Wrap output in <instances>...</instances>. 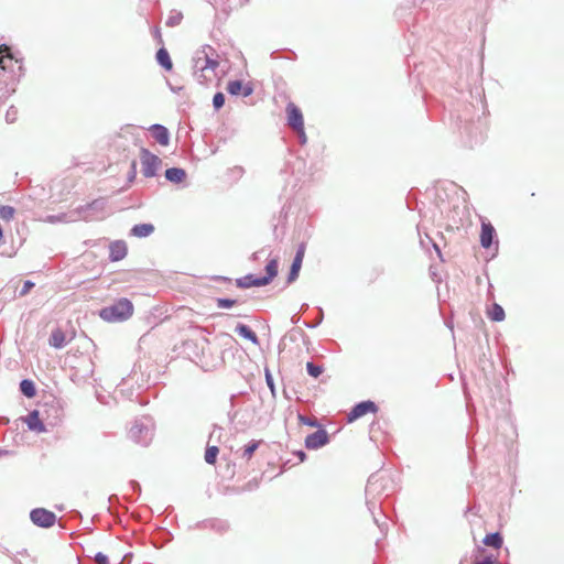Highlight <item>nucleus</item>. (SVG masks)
Segmentation results:
<instances>
[{
    "label": "nucleus",
    "instance_id": "obj_1",
    "mask_svg": "<svg viewBox=\"0 0 564 564\" xmlns=\"http://www.w3.org/2000/svg\"><path fill=\"white\" fill-rule=\"evenodd\" d=\"M395 490V484L393 482L390 475L384 473L372 474L366 485V503L368 510L372 514L375 523L379 527L380 531L387 530V523H380L379 519L375 514V510L381 503L383 498L389 497Z\"/></svg>",
    "mask_w": 564,
    "mask_h": 564
},
{
    "label": "nucleus",
    "instance_id": "obj_2",
    "mask_svg": "<svg viewBox=\"0 0 564 564\" xmlns=\"http://www.w3.org/2000/svg\"><path fill=\"white\" fill-rule=\"evenodd\" d=\"M206 50L213 51L210 46H207L200 53H197L194 58V76L200 84L210 80V76L207 73L214 74L219 65L218 61L210 57Z\"/></svg>",
    "mask_w": 564,
    "mask_h": 564
},
{
    "label": "nucleus",
    "instance_id": "obj_3",
    "mask_svg": "<svg viewBox=\"0 0 564 564\" xmlns=\"http://www.w3.org/2000/svg\"><path fill=\"white\" fill-rule=\"evenodd\" d=\"M133 313V305L128 299H120L112 305L100 310L99 316L106 322H121Z\"/></svg>",
    "mask_w": 564,
    "mask_h": 564
},
{
    "label": "nucleus",
    "instance_id": "obj_4",
    "mask_svg": "<svg viewBox=\"0 0 564 564\" xmlns=\"http://www.w3.org/2000/svg\"><path fill=\"white\" fill-rule=\"evenodd\" d=\"M129 438L135 444L148 446L153 438V423L149 417L134 420L129 430Z\"/></svg>",
    "mask_w": 564,
    "mask_h": 564
},
{
    "label": "nucleus",
    "instance_id": "obj_5",
    "mask_svg": "<svg viewBox=\"0 0 564 564\" xmlns=\"http://www.w3.org/2000/svg\"><path fill=\"white\" fill-rule=\"evenodd\" d=\"M141 172L144 177H153L156 175L158 170L162 163L161 159L150 152L148 149L142 148L140 151Z\"/></svg>",
    "mask_w": 564,
    "mask_h": 564
},
{
    "label": "nucleus",
    "instance_id": "obj_6",
    "mask_svg": "<svg viewBox=\"0 0 564 564\" xmlns=\"http://www.w3.org/2000/svg\"><path fill=\"white\" fill-rule=\"evenodd\" d=\"M30 519L36 527L51 528L56 522V514L44 508H35L30 512Z\"/></svg>",
    "mask_w": 564,
    "mask_h": 564
},
{
    "label": "nucleus",
    "instance_id": "obj_7",
    "mask_svg": "<svg viewBox=\"0 0 564 564\" xmlns=\"http://www.w3.org/2000/svg\"><path fill=\"white\" fill-rule=\"evenodd\" d=\"M378 411V405L371 401L366 400L357 403L348 413L347 420L348 422H354L357 419L368 414V413H376Z\"/></svg>",
    "mask_w": 564,
    "mask_h": 564
},
{
    "label": "nucleus",
    "instance_id": "obj_8",
    "mask_svg": "<svg viewBox=\"0 0 564 564\" xmlns=\"http://www.w3.org/2000/svg\"><path fill=\"white\" fill-rule=\"evenodd\" d=\"M329 443V436L326 430L319 427L316 432L305 437V447L307 449H318Z\"/></svg>",
    "mask_w": 564,
    "mask_h": 564
},
{
    "label": "nucleus",
    "instance_id": "obj_9",
    "mask_svg": "<svg viewBox=\"0 0 564 564\" xmlns=\"http://www.w3.org/2000/svg\"><path fill=\"white\" fill-rule=\"evenodd\" d=\"M305 248H306L305 243H301L297 247L296 253L294 256V259H293L291 268H290V272L288 274V279H286L288 284L293 283L299 278V273H300L302 262L304 259V254H305Z\"/></svg>",
    "mask_w": 564,
    "mask_h": 564
},
{
    "label": "nucleus",
    "instance_id": "obj_10",
    "mask_svg": "<svg viewBox=\"0 0 564 564\" xmlns=\"http://www.w3.org/2000/svg\"><path fill=\"white\" fill-rule=\"evenodd\" d=\"M288 113V126L291 129H301L304 126L303 115L301 109L295 106L293 102L288 104L286 106Z\"/></svg>",
    "mask_w": 564,
    "mask_h": 564
},
{
    "label": "nucleus",
    "instance_id": "obj_11",
    "mask_svg": "<svg viewBox=\"0 0 564 564\" xmlns=\"http://www.w3.org/2000/svg\"><path fill=\"white\" fill-rule=\"evenodd\" d=\"M128 248L123 240L112 241L109 246V260L118 262L127 257Z\"/></svg>",
    "mask_w": 564,
    "mask_h": 564
},
{
    "label": "nucleus",
    "instance_id": "obj_12",
    "mask_svg": "<svg viewBox=\"0 0 564 564\" xmlns=\"http://www.w3.org/2000/svg\"><path fill=\"white\" fill-rule=\"evenodd\" d=\"M150 132L153 139L163 147H167L170 143V132L166 127L160 123H154L150 127Z\"/></svg>",
    "mask_w": 564,
    "mask_h": 564
},
{
    "label": "nucleus",
    "instance_id": "obj_13",
    "mask_svg": "<svg viewBox=\"0 0 564 564\" xmlns=\"http://www.w3.org/2000/svg\"><path fill=\"white\" fill-rule=\"evenodd\" d=\"M496 237V230L494 226L490 223H482L481 224V231H480V245L485 249H489L495 240Z\"/></svg>",
    "mask_w": 564,
    "mask_h": 564
},
{
    "label": "nucleus",
    "instance_id": "obj_14",
    "mask_svg": "<svg viewBox=\"0 0 564 564\" xmlns=\"http://www.w3.org/2000/svg\"><path fill=\"white\" fill-rule=\"evenodd\" d=\"M25 423L29 427V430L37 432V433H44L47 432V429L43 421L40 419L39 411L34 410L29 413L26 416Z\"/></svg>",
    "mask_w": 564,
    "mask_h": 564
},
{
    "label": "nucleus",
    "instance_id": "obj_15",
    "mask_svg": "<svg viewBox=\"0 0 564 564\" xmlns=\"http://www.w3.org/2000/svg\"><path fill=\"white\" fill-rule=\"evenodd\" d=\"M197 525L199 528L214 530L217 533H224L229 528V524L227 523V521L219 520V519L206 520V521H203L202 523H199Z\"/></svg>",
    "mask_w": 564,
    "mask_h": 564
},
{
    "label": "nucleus",
    "instance_id": "obj_16",
    "mask_svg": "<svg viewBox=\"0 0 564 564\" xmlns=\"http://www.w3.org/2000/svg\"><path fill=\"white\" fill-rule=\"evenodd\" d=\"M164 176L169 182L180 184L186 178V171L182 167H170L165 171Z\"/></svg>",
    "mask_w": 564,
    "mask_h": 564
},
{
    "label": "nucleus",
    "instance_id": "obj_17",
    "mask_svg": "<svg viewBox=\"0 0 564 564\" xmlns=\"http://www.w3.org/2000/svg\"><path fill=\"white\" fill-rule=\"evenodd\" d=\"M278 259H270L265 265V275L260 276L264 285H268L278 275Z\"/></svg>",
    "mask_w": 564,
    "mask_h": 564
},
{
    "label": "nucleus",
    "instance_id": "obj_18",
    "mask_svg": "<svg viewBox=\"0 0 564 564\" xmlns=\"http://www.w3.org/2000/svg\"><path fill=\"white\" fill-rule=\"evenodd\" d=\"M236 285L240 289H248L251 286H263V282L260 276H254L253 274H247L236 280Z\"/></svg>",
    "mask_w": 564,
    "mask_h": 564
},
{
    "label": "nucleus",
    "instance_id": "obj_19",
    "mask_svg": "<svg viewBox=\"0 0 564 564\" xmlns=\"http://www.w3.org/2000/svg\"><path fill=\"white\" fill-rule=\"evenodd\" d=\"M154 229L152 224H138L131 228L130 235L138 238H145L152 235Z\"/></svg>",
    "mask_w": 564,
    "mask_h": 564
},
{
    "label": "nucleus",
    "instance_id": "obj_20",
    "mask_svg": "<svg viewBox=\"0 0 564 564\" xmlns=\"http://www.w3.org/2000/svg\"><path fill=\"white\" fill-rule=\"evenodd\" d=\"M235 332L239 336L250 340L252 344H254V345L259 344V338H258L257 334L249 326L239 323V324H237Z\"/></svg>",
    "mask_w": 564,
    "mask_h": 564
},
{
    "label": "nucleus",
    "instance_id": "obj_21",
    "mask_svg": "<svg viewBox=\"0 0 564 564\" xmlns=\"http://www.w3.org/2000/svg\"><path fill=\"white\" fill-rule=\"evenodd\" d=\"M248 0H212V4L226 12L241 7Z\"/></svg>",
    "mask_w": 564,
    "mask_h": 564
},
{
    "label": "nucleus",
    "instance_id": "obj_22",
    "mask_svg": "<svg viewBox=\"0 0 564 564\" xmlns=\"http://www.w3.org/2000/svg\"><path fill=\"white\" fill-rule=\"evenodd\" d=\"M18 62V59L12 55L10 48L3 44L0 46V73L6 72L8 68V63L12 61Z\"/></svg>",
    "mask_w": 564,
    "mask_h": 564
},
{
    "label": "nucleus",
    "instance_id": "obj_23",
    "mask_svg": "<svg viewBox=\"0 0 564 564\" xmlns=\"http://www.w3.org/2000/svg\"><path fill=\"white\" fill-rule=\"evenodd\" d=\"M48 343L52 347H54L56 349L63 348L66 345L65 333L59 328L53 330L50 336Z\"/></svg>",
    "mask_w": 564,
    "mask_h": 564
},
{
    "label": "nucleus",
    "instance_id": "obj_24",
    "mask_svg": "<svg viewBox=\"0 0 564 564\" xmlns=\"http://www.w3.org/2000/svg\"><path fill=\"white\" fill-rule=\"evenodd\" d=\"M158 64L163 67L165 70H171L173 67L170 54L165 47H161L158 50L155 55Z\"/></svg>",
    "mask_w": 564,
    "mask_h": 564
},
{
    "label": "nucleus",
    "instance_id": "obj_25",
    "mask_svg": "<svg viewBox=\"0 0 564 564\" xmlns=\"http://www.w3.org/2000/svg\"><path fill=\"white\" fill-rule=\"evenodd\" d=\"M482 542L487 546H491L494 549H500L503 543V539L499 532H494V533L487 534Z\"/></svg>",
    "mask_w": 564,
    "mask_h": 564
},
{
    "label": "nucleus",
    "instance_id": "obj_26",
    "mask_svg": "<svg viewBox=\"0 0 564 564\" xmlns=\"http://www.w3.org/2000/svg\"><path fill=\"white\" fill-rule=\"evenodd\" d=\"M262 441H250L243 448L241 453V458L246 459L247 462L251 459L254 452L259 448Z\"/></svg>",
    "mask_w": 564,
    "mask_h": 564
},
{
    "label": "nucleus",
    "instance_id": "obj_27",
    "mask_svg": "<svg viewBox=\"0 0 564 564\" xmlns=\"http://www.w3.org/2000/svg\"><path fill=\"white\" fill-rule=\"evenodd\" d=\"M488 316L494 322H502L506 317L505 310L501 305L494 303L488 312Z\"/></svg>",
    "mask_w": 564,
    "mask_h": 564
},
{
    "label": "nucleus",
    "instance_id": "obj_28",
    "mask_svg": "<svg viewBox=\"0 0 564 564\" xmlns=\"http://www.w3.org/2000/svg\"><path fill=\"white\" fill-rule=\"evenodd\" d=\"M20 391L22 392L23 395H25L28 398L34 397L36 393L34 382L30 379H23L20 382Z\"/></svg>",
    "mask_w": 564,
    "mask_h": 564
},
{
    "label": "nucleus",
    "instance_id": "obj_29",
    "mask_svg": "<svg viewBox=\"0 0 564 564\" xmlns=\"http://www.w3.org/2000/svg\"><path fill=\"white\" fill-rule=\"evenodd\" d=\"M243 88V83L240 79L230 80L227 84V91L231 96H239L241 89Z\"/></svg>",
    "mask_w": 564,
    "mask_h": 564
},
{
    "label": "nucleus",
    "instance_id": "obj_30",
    "mask_svg": "<svg viewBox=\"0 0 564 564\" xmlns=\"http://www.w3.org/2000/svg\"><path fill=\"white\" fill-rule=\"evenodd\" d=\"M215 302L218 308H230L234 305L238 304L239 300L229 297H217Z\"/></svg>",
    "mask_w": 564,
    "mask_h": 564
},
{
    "label": "nucleus",
    "instance_id": "obj_31",
    "mask_svg": "<svg viewBox=\"0 0 564 564\" xmlns=\"http://www.w3.org/2000/svg\"><path fill=\"white\" fill-rule=\"evenodd\" d=\"M219 449L217 446H208L205 452V460L207 464L213 465L216 463Z\"/></svg>",
    "mask_w": 564,
    "mask_h": 564
},
{
    "label": "nucleus",
    "instance_id": "obj_32",
    "mask_svg": "<svg viewBox=\"0 0 564 564\" xmlns=\"http://www.w3.org/2000/svg\"><path fill=\"white\" fill-rule=\"evenodd\" d=\"M297 419H299V422L303 425H307L311 427H319L321 426L319 422L317 421L316 417H310V416L299 413Z\"/></svg>",
    "mask_w": 564,
    "mask_h": 564
},
{
    "label": "nucleus",
    "instance_id": "obj_33",
    "mask_svg": "<svg viewBox=\"0 0 564 564\" xmlns=\"http://www.w3.org/2000/svg\"><path fill=\"white\" fill-rule=\"evenodd\" d=\"M306 370H307V373L313 377V378H317L318 376L322 375L323 372V367L319 366V365H316L312 361L307 362L306 364Z\"/></svg>",
    "mask_w": 564,
    "mask_h": 564
},
{
    "label": "nucleus",
    "instance_id": "obj_34",
    "mask_svg": "<svg viewBox=\"0 0 564 564\" xmlns=\"http://www.w3.org/2000/svg\"><path fill=\"white\" fill-rule=\"evenodd\" d=\"M15 209L12 206H0V218L3 220H10L13 218Z\"/></svg>",
    "mask_w": 564,
    "mask_h": 564
},
{
    "label": "nucleus",
    "instance_id": "obj_35",
    "mask_svg": "<svg viewBox=\"0 0 564 564\" xmlns=\"http://www.w3.org/2000/svg\"><path fill=\"white\" fill-rule=\"evenodd\" d=\"M183 15L181 12H171L170 17L166 20L167 26H176L181 23Z\"/></svg>",
    "mask_w": 564,
    "mask_h": 564
},
{
    "label": "nucleus",
    "instance_id": "obj_36",
    "mask_svg": "<svg viewBox=\"0 0 564 564\" xmlns=\"http://www.w3.org/2000/svg\"><path fill=\"white\" fill-rule=\"evenodd\" d=\"M225 105V95L223 93H216L213 98V106L215 110H219Z\"/></svg>",
    "mask_w": 564,
    "mask_h": 564
},
{
    "label": "nucleus",
    "instance_id": "obj_37",
    "mask_svg": "<svg viewBox=\"0 0 564 564\" xmlns=\"http://www.w3.org/2000/svg\"><path fill=\"white\" fill-rule=\"evenodd\" d=\"M18 118V109L14 107V106H11L8 110H7V113H6V121L8 123H13L15 122Z\"/></svg>",
    "mask_w": 564,
    "mask_h": 564
},
{
    "label": "nucleus",
    "instance_id": "obj_38",
    "mask_svg": "<svg viewBox=\"0 0 564 564\" xmlns=\"http://www.w3.org/2000/svg\"><path fill=\"white\" fill-rule=\"evenodd\" d=\"M45 221L50 223V224L67 221V215L66 214L48 215V216H46Z\"/></svg>",
    "mask_w": 564,
    "mask_h": 564
},
{
    "label": "nucleus",
    "instance_id": "obj_39",
    "mask_svg": "<svg viewBox=\"0 0 564 564\" xmlns=\"http://www.w3.org/2000/svg\"><path fill=\"white\" fill-rule=\"evenodd\" d=\"M33 288L34 283L32 281H24L22 289L19 291V297L25 296Z\"/></svg>",
    "mask_w": 564,
    "mask_h": 564
},
{
    "label": "nucleus",
    "instance_id": "obj_40",
    "mask_svg": "<svg viewBox=\"0 0 564 564\" xmlns=\"http://www.w3.org/2000/svg\"><path fill=\"white\" fill-rule=\"evenodd\" d=\"M265 382H267L272 395L275 397L274 380H273L271 372L268 369L265 370Z\"/></svg>",
    "mask_w": 564,
    "mask_h": 564
},
{
    "label": "nucleus",
    "instance_id": "obj_41",
    "mask_svg": "<svg viewBox=\"0 0 564 564\" xmlns=\"http://www.w3.org/2000/svg\"><path fill=\"white\" fill-rule=\"evenodd\" d=\"M94 560L96 564H109L108 556L101 552L96 553Z\"/></svg>",
    "mask_w": 564,
    "mask_h": 564
},
{
    "label": "nucleus",
    "instance_id": "obj_42",
    "mask_svg": "<svg viewBox=\"0 0 564 564\" xmlns=\"http://www.w3.org/2000/svg\"><path fill=\"white\" fill-rule=\"evenodd\" d=\"M292 130L297 134V139H299L301 144H305L307 142V138H306V134H305V131H304V127L301 128V129H292Z\"/></svg>",
    "mask_w": 564,
    "mask_h": 564
},
{
    "label": "nucleus",
    "instance_id": "obj_43",
    "mask_svg": "<svg viewBox=\"0 0 564 564\" xmlns=\"http://www.w3.org/2000/svg\"><path fill=\"white\" fill-rule=\"evenodd\" d=\"M323 317H324V312L322 308H319V315H318V318L316 319V322H313V323L305 322V326L307 328H315L322 323Z\"/></svg>",
    "mask_w": 564,
    "mask_h": 564
},
{
    "label": "nucleus",
    "instance_id": "obj_44",
    "mask_svg": "<svg viewBox=\"0 0 564 564\" xmlns=\"http://www.w3.org/2000/svg\"><path fill=\"white\" fill-rule=\"evenodd\" d=\"M52 410L55 412L54 422H52V425L57 424L62 420L63 410L58 406H52Z\"/></svg>",
    "mask_w": 564,
    "mask_h": 564
},
{
    "label": "nucleus",
    "instance_id": "obj_45",
    "mask_svg": "<svg viewBox=\"0 0 564 564\" xmlns=\"http://www.w3.org/2000/svg\"><path fill=\"white\" fill-rule=\"evenodd\" d=\"M253 93V87L250 83L243 84V88L241 89L240 95L243 97H248Z\"/></svg>",
    "mask_w": 564,
    "mask_h": 564
},
{
    "label": "nucleus",
    "instance_id": "obj_46",
    "mask_svg": "<svg viewBox=\"0 0 564 564\" xmlns=\"http://www.w3.org/2000/svg\"><path fill=\"white\" fill-rule=\"evenodd\" d=\"M135 175H137V163L135 162H132L131 163V169L128 173V181L129 182H133L134 178H135Z\"/></svg>",
    "mask_w": 564,
    "mask_h": 564
},
{
    "label": "nucleus",
    "instance_id": "obj_47",
    "mask_svg": "<svg viewBox=\"0 0 564 564\" xmlns=\"http://www.w3.org/2000/svg\"><path fill=\"white\" fill-rule=\"evenodd\" d=\"M496 561L492 555L484 557L481 561H476L474 564H495Z\"/></svg>",
    "mask_w": 564,
    "mask_h": 564
},
{
    "label": "nucleus",
    "instance_id": "obj_48",
    "mask_svg": "<svg viewBox=\"0 0 564 564\" xmlns=\"http://www.w3.org/2000/svg\"><path fill=\"white\" fill-rule=\"evenodd\" d=\"M99 205H100V203H99L98 200H95V202H93L91 204L86 205V206L83 208V212H84V213H87V212H88V210H90V209H95V208H97Z\"/></svg>",
    "mask_w": 564,
    "mask_h": 564
},
{
    "label": "nucleus",
    "instance_id": "obj_49",
    "mask_svg": "<svg viewBox=\"0 0 564 564\" xmlns=\"http://www.w3.org/2000/svg\"><path fill=\"white\" fill-rule=\"evenodd\" d=\"M130 486L132 487L133 490H138V491L141 490L139 482L135 480H131Z\"/></svg>",
    "mask_w": 564,
    "mask_h": 564
},
{
    "label": "nucleus",
    "instance_id": "obj_50",
    "mask_svg": "<svg viewBox=\"0 0 564 564\" xmlns=\"http://www.w3.org/2000/svg\"><path fill=\"white\" fill-rule=\"evenodd\" d=\"M297 456H299V458L301 459V462H303V460L305 459V457H306V454H305L303 451H300V452L297 453Z\"/></svg>",
    "mask_w": 564,
    "mask_h": 564
},
{
    "label": "nucleus",
    "instance_id": "obj_51",
    "mask_svg": "<svg viewBox=\"0 0 564 564\" xmlns=\"http://www.w3.org/2000/svg\"><path fill=\"white\" fill-rule=\"evenodd\" d=\"M216 280H224V281H228V282H230V281H231L230 279H228V278H224V276H217V278H216Z\"/></svg>",
    "mask_w": 564,
    "mask_h": 564
},
{
    "label": "nucleus",
    "instance_id": "obj_52",
    "mask_svg": "<svg viewBox=\"0 0 564 564\" xmlns=\"http://www.w3.org/2000/svg\"><path fill=\"white\" fill-rule=\"evenodd\" d=\"M433 246H434L435 250L437 251L438 256H441V250H440L438 246L436 243H433Z\"/></svg>",
    "mask_w": 564,
    "mask_h": 564
},
{
    "label": "nucleus",
    "instance_id": "obj_53",
    "mask_svg": "<svg viewBox=\"0 0 564 564\" xmlns=\"http://www.w3.org/2000/svg\"><path fill=\"white\" fill-rule=\"evenodd\" d=\"M8 454V451L0 448V456Z\"/></svg>",
    "mask_w": 564,
    "mask_h": 564
},
{
    "label": "nucleus",
    "instance_id": "obj_54",
    "mask_svg": "<svg viewBox=\"0 0 564 564\" xmlns=\"http://www.w3.org/2000/svg\"><path fill=\"white\" fill-rule=\"evenodd\" d=\"M83 218L86 219V220L91 219V217L89 215H84Z\"/></svg>",
    "mask_w": 564,
    "mask_h": 564
},
{
    "label": "nucleus",
    "instance_id": "obj_55",
    "mask_svg": "<svg viewBox=\"0 0 564 564\" xmlns=\"http://www.w3.org/2000/svg\"><path fill=\"white\" fill-rule=\"evenodd\" d=\"M495 564H500L499 562H496Z\"/></svg>",
    "mask_w": 564,
    "mask_h": 564
}]
</instances>
